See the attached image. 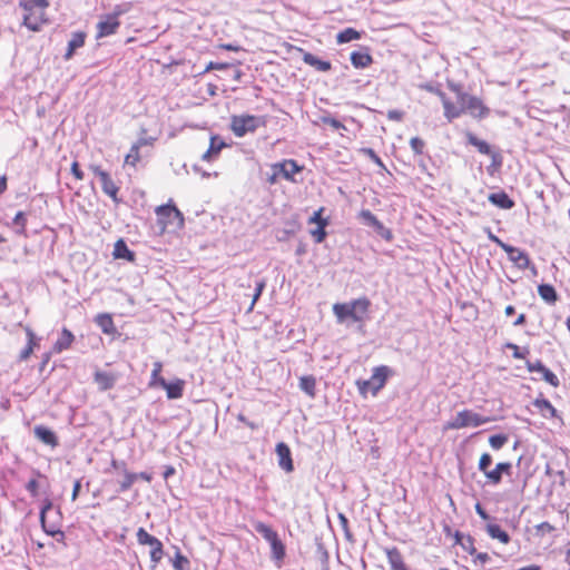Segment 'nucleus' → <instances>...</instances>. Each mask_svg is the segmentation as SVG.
Masks as SVG:
<instances>
[{"instance_id": "09e8293b", "label": "nucleus", "mask_w": 570, "mask_h": 570, "mask_svg": "<svg viewBox=\"0 0 570 570\" xmlns=\"http://www.w3.org/2000/svg\"><path fill=\"white\" fill-rule=\"evenodd\" d=\"M375 233L383 238L386 242H391L393 239V233L390 228L385 227L380 220L379 223L373 227Z\"/></svg>"}, {"instance_id": "0e129e2a", "label": "nucleus", "mask_w": 570, "mask_h": 570, "mask_svg": "<svg viewBox=\"0 0 570 570\" xmlns=\"http://www.w3.org/2000/svg\"><path fill=\"white\" fill-rule=\"evenodd\" d=\"M38 489H39V483H38V481L36 479L29 480L28 483L26 484V490L33 498L38 497Z\"/></svg>"}, {"instance_id": "4be33fe9", "label": "nucleus", "mask_w": 570, "mask_h": 570, "mask_svg": "<svg viewBox=\"0 0 570 570\" xmlns=\"http://www.w3.org/2000/svg\"><path fill=\"white\" fill-rule=\"evenodd\" d=\"M386 557L391 570H407L400 550L395 547L386 549Z\"/></svg>"}, {"instance_id": "7c9ffc66", "label": "nucleus", "mask_w": 570, "mask_h": 570, "mask_svg": "<svg viewBox=\"0 0 570 570\" xmlns=\"http://www.w3.org/2000/svg\"><path fill=\"white\" fill-rule=\"evenodd\" d=\"M538 293L540 297L550 305H553L558 301L557 291L550 284H540L538 286Z\"/></svg>"}, {"instance_id": "ddd939ff", "label": "nucleus", "mask_w": 570, "mask_h": 570, "mask_svg": "<svg viewBox=\"0 0 570 570\" xmlns=\"http://www.w3.org/2000/svg\"><path fill=\"white\" fill-rule=\"evenodd\" d=\"M156 215L158 217L159 223L161 224H166L167 222L175 218L178 220L179 226L184 225V216L174 205L167 204L157 207Z\"/></svg>"}, {"instance_id": "79ce46f5", "label": "nucleus", "mask_w": 570, "mask_h": 570, "mask_svg": "<svg viewBox=\"0 0 570 570\" xmlns=\"http://www.w3.org/2000/svg\"><path fill=\"white\" fill-rule=\"evenodd\" d=\"M321 121L324 125L331 126L335 130H346V126L338 119L332 117L330 114L323 115Z\"/></svg>"}, {"instance_id": "49530a36", "label": "nucleus", "mask_w": 570, "mask_h": 570, "mask_svg": "<svg viewBox=\"0 0 570 570\" xmlns=\"http://www.w3.org/2000/svg\"><path fill=\"white\" fill-rule=\"evenodd\" d=\"M508 442V435L505 434H494L489 438L490 446L493 450H500Z\"/></svg>"}, {"instance_id": "9d476101", "label": "nucleus", "mask_w": 570, "mask_h": 570, "mask_svg": "<svg viewBox=\"0 0 570 570\" xmlns=\"http://www.w3.org/2000/svg\"><path fill=\"white\" fill-rule=\"evenodd\" d=\"M120 27L119 19H116V16L105 14L101 17L99 22L97 23V39L109 37L115 35Z\"/></svg>"}, {"instance_id": "6e6552de", "label": "nucleus", "mask_w": 570, "mask_h": 570, "mask_svg": "<svg viewBox=\"0 0 570 570\" xmlns=\"http://www.w3.org/2000/svg\"><path fill=\"white\" fill-rule=\"evenodd\" d=\"M53 503L50 499H45L40 509V523L43 529V531L55 537L56 534H60L63 537V532L61 531L60 527L56 522L48 521V513L52 511Z\"/></svg>"}, {"instance_id": "a878e982", "label": "nucleus", "mask_w": 570, "mask_h": 570, "mask_svg": "<svg viewBox=\"0 0 570 570\" xmlns=\"http://www.w3.org/2000/svg\"><path fill=\"white\" fill-rule=\"evenodd\" d=\"M350 59L353 67L357 69L366 68L373 62V58L367 51H353Z\"/></svg>"}, {"instance_id": "4d7b16f0", "label": "nucleus", "mask_w": 570, "mask_h": 570, "mask_svg": "<svg viewBox=\"0 0 570 570\" xmlns=\"http://www.w3.org/2000/svg\"><path fill=\"white\" fill-rule=\"evenodd\" d=\"M542 374V379L548 382L550 385L557 387L559 386L560 382H559V379L557 377V375L550 371L547 366L544 367V370H542L541 372Z\"/></svg>"}, {"instance_id": "dca6fc26", "label": "nucleus", "mask_w": 570, "mask_h": 570, "mask_svg": "<svg viewBox=\"0 0 570 570\" xmlns=\"http://www.w3.org/2000/svg\"><path fill=\"white\" fill-rule=\"evenodd\" d=\"M512 464L510 462H500L493 470L487 472L489 483L497 485L502 481L503 474H511Z\"/></svg>"}, {"instance_id": "412c9836", "label": "nucleus", "mask_w": 570, "mask_h": 570, "mask_svg": "<svg viewBox=\"0 0 570 570\" xmlns=\"http://www.w3.org/2000/svg\"><path fill=\"white\" fill-rule=\"evenodd\" d=\"M303 61L306 65L315 68L317 71L326 72L332 69V63L330 61L322 60L311 52L303 53Z\"/></svg>"}, {"instance_id": "c85d7f7f", "label": "nucleus", "mask_w": 570, "mask_h": 570, "mask_svg": "<svg viewBox=\"0 0 570 570\" xmlns=\"http://www.w3.org/2000/svg\"><path fill=\"white\" fill-rule=\"evenodd\" d=\"M485 530L490 538L497 539L501 543L507 544L511 540L509 533L497 523H488Z\"/></svg>"}, {"instance_id": "393cba45", "label": "nucleus", "mask_w": 570, "mask_h": 570, "mask_svg": "<svg viewBox=\"0 0 570 570\" xmlns=\"http://www.w3.org/2000/svg\"><path fill=\"white\" fill-rule=\"evenodd\" d=\"M466 142L478 149V151L482 155L492 154V147L485 141L476 137L473 132L466 131L465 134Z\"/></svg>"}, {"instance_id": "a19ab883", "label": "nucleus", "mask_w": 570, "mask_h": 570, "mask_svg": "<svg viewBox=\"0 0 570 570\" xmlns=\"http://www.w3.org/2000/svg\"><path fill=\"white\" fill-rule=\"evenodd\" d=\"M419 88L422 90H425L428 92L434 94L440 97V99H443L446 95L442 91L441 85L438 82H424L420 83Z\"/></svg>"}, {"instance_id": "f257e3e1", "label": "nucleus", "mask_w": 570, "mask_h": 570, "mask_svg": "<svg viewBox=\"0 0 570 570\" xmlns=\"http://www.w3.org/2000/svg\"><path fill=\"white\" fill-rule=\"evenodd\" d=\"M19 7L24 11L22 24L31 31H40L42 24L48 23L46 10L48 0H19Z\"/></svg>"}, {"instance_id": "bf43d9fd", "label": "nucleus", "mask_w": 570, "mask_h": 570, "mask_svg": "<svg viewBox=\"0 0 570 570\" xmlns=\"http://www.w3.org/2000/svg\"><path fill=\"white\" fill-rule=\"evenodd\" d=\"M492 159L491 165L488 167V171L492 173V168L497 169L502 166V157L499 153L493 151L489 155Z\"/></svg>"}, {"instance_id": "2eb2a0df", "label": "nucleus", "mask_w": 570, "mask_h": 570, "mask_svg": "<svg viewBox=\"0 0 570 570\" xmlns=\"http://www.w3.org/2000/svg\"><path fill=\"white\" fill-rule=\"evenodd\" d=\"M160 387L166 391L167 397L169 400H177L180 399L184 394L185 381L181 379H175L171 382L161 380Z\"/></svg>"}, {"instance_id": "c756f323", "label": "nucleus", "mask_w": 570, "mask_h": 570, "mask_svg": "<svg viewBox=\"0 0 570 570\" xmlns=\"http://www.w3.org/2000/svg\"><path fill=\"white\" fill-rule=\"evenodd\" d=\"M441 101L444 108V117L449 121L459 118L463 114L462 106L456 107L446 96Z\"/></svg>"}, {"instance_id": "13d9d810", "label": "nucleus", "mask_w": 570, "mask_h": 570, "mask_svg": "<svg viewBox=\"0 0 570 570\" xmlns=\"http://www.w3.org/2000/svg\"><path fill=\"white\" fill-rule=\"evenodd\" d=\"M460 546L464 551H466L471 556L476 553V549L474 547V539L470 534L465 537V539L462 541Z\"/></svg>"}, {"instance_id": "0eeeda50", "label": "nucleus", "mask_w": 570, "mask_h": 570, "mask_svg": "<svg viewBox=\"0 0 570 570\" xmlns=\"http://www.w3.org/2000/svg\"><path fill=\"white\" fill-rule=\"evenodd\" d=\"M90 169L94 171V174L99 178L101 183L102 191L111 197V199L115 203H119L120 199L117 197L119 187L115 184V181L111 179L110 175L101 169L99 166H90Z\"/></svg>"}, {"instance_id": "680f3d73", "label": "nucleus", "mask_w": 570, "mask_h": 570, "mask_svg": "<svg viewBox=\"0 0 570 570\" xmlns=\"http://www.w3.org/2000/svg\"><path fill=\"white\" fill-rule=\"evenodd\" d=\"M544 367H546V365L539 360H537L535 362L527 361V368L531 373H533V372L541 373L542 370H544Z\"/></svg>"}, {"instance_id": "052dcab7", "label": "nucleus", "mask_w": 570, "mask_h": 570, "mask_svg": "<svg viewBox=\"0 0 570 570\" xmlns=\"http://www.w3.org/2000/svg\"><path fill=\"white\" fill-rule=\"evenodd\" d=\"M556 528L549 522L544 521L535 525L537 534H544L554 531Z\"/></svg>"}, {"instance_id": "3c124183", "label": "nucleus", "mask_w": 570, "mask_h": 570, "mask_svg": "<svg viewBox=\"0 0 570 570\" xmlns=\"http://www.w3.org/2000/svg\"><path fill=\"white\" fill-rule=\"evenodd\" d=\"M139 149L140 148H138V146H136L135 144L131 146L129 153L127 154V156L125 158V163L127 165L135 166L139 161V159H140Z\"/></svg>"}, {"instance_id": "aec40b11", "label": "nucleus", "mask_w": 570, "mask_h": 570, "mask_svg": "<svg viewBox=\"0 0 570 570\" xmlns=\"http://www.w3.org/2000/svg\"><path fill=\"white\" fill-rule=\"evenodd\" d=\"M488 200L501 209H511L514 206L512 198L503 190L491 193Z\"/></svg>"}, {"instance_id": "4468645a", "label": "nucleus", "mask_w": 570, "mask_h": 570, "mask_svg": "<svg viewBox=\"0 0 570 570\" xmlns=\"http://www.w3.org/2000/svg\"><path fill=\"white\" fill-rule=\"evenodd\" d=\"M35 436L46 445L51 448H57L59 445V440L56 433L48 426L45 425H36L33 429Z\"/></svg>"}, {"instance_id": "7ed1b4c3", "label": "nucleus", "mask_w": 570, "mask_h": 570, "mask_svg": "<svg viewBox=\"0 0 570 570\" xmlns=\"http://www.w3.org/2000/svg\"><path fill=\"white\" fill-rule=\"evenodd\" d=\"M449 88L456 94L458 104L462 106L463 112H468L476 119H484L489 116L490 109L479 97L463 91L461 86L454 82H450Z\"/></svg>"}, {"instance_id": "a211bd4d", "label": "nucleus", "mask_w": 570, "mask_h": 570, "mask_svg": "<svg viewBox=\"0 0 570 570\" xmlns=\"http://www.w3.org/2000/svg\"><path fill=\"white\" fill-rule=\"evenodd\" d=\"M224 147H226V144L219 136H212L209 147L203 154L202 159L205 161H210L217 158Z\"/></svg>"}, {"instance_id": "8fccbe9b", "label": "nucleus", "mask_w": 570, "mask_h": 570, "mask_svg": "<svg viewBox=\"0 0 570 570\" xmlns=\"http://www.w3.org/2000/svg\"><path fill=\"white\" fill-rule=\"evenodd\" d=\"M265 287H266V281L265 279L256 281V283H255V292H254L253 299H252V303H250V306H249L248 311H253L255 303L261 297V295H262L263 291L265 289Z\"/></svg>"}, {"instance_id": "473e14b6", "label": "nucleus", "mask_w": 570, "mask_h": 570, "mask_svg": "<svg viewBox=\"0 0 570 570\" xmlns=\"http://www.w3.org/2000/svg\"><path fill=\"white\" fill-rule=\"evenodd\" d=\"M150 560L153 562V569L156 568L157 563L163 559L164 557V547L161 541L156 538L154 542L150 544Z\"/></svg>"}, {"instance_id": "72a5a7b5", "label": "nucleus", "mask_w": 570, "mask_h": 570, "mask_svg": "<svg viewBox=\"0 0 570 570\" xmlns=\"http://www.w3.org/2000/svg\"><path fill=\"white\" fill-rule=\"evenodd\" d=\"M316 380L312 375L302 376L299 379V389L305 392L308 396H315Z\"/></svg>"}, {"instance_id": "e2e57ef3", "label": "nucleus", "mask_w": 570, "mask_h": 570, "mask_svg": "<svg viewBox=\"0 0 570 570\" xmlns=\"http://www.w3.org/2000/svg\"><path fill=\"white\" fill-rule=\"evenodd\" d=\"M362 151L364 155L368 156L370 159H372L377 166L384 168L382 159L376 155V153L372 148H364Z\"/></svg>"}, {"instance_id": "4c0bfd02", "label": "nucleus", "mask_w": 570, "mask_h": 570, "mask_svg": "<svg viewBox=\"0 0 570 570\" xmlns=\"http://www.w3.org/2000/svg\"><path fill=\"white\" fill-rule=\"evenodd\" d=\"M137 480V475L134 472H129L127 469L124 471V480L119 482V492L128 491L135 481Z\"/></svg>"}, {"instance_id": "69168bd1", "label": "nucleus", "mask_w": 570, "mask_h": 570, "mask_svg": "<svg viewBox=\"0 0 570 570\" xmlns=\"http://www.w3.org/2000/svg\"><path fill=\"white\" fill-rule=\"evenodd\" d=\"M323 210H324V208L321 207L320 209L314 212V214L308 218V224H316L318 226L320 222L328 220L327 218H324L322 216Z\"/></svg>"}, {"instance_id": "20e7f679", "label": "nucleus", "mask_w": 570, "mask_h": 570, "mask_svg": "<svg viewBox=\"0 0 570 570\" xmlns=\"http://www.w3.org/2000/svg\"><path fill=\"white\" fill-rule=\"evenodd\" d=\"M264 125L265 120L262 116L243 114L230 117L229 128L236 137L242 138L247 134H254Z\"/></svg>"}, {"instance_id": "5701e85b", "label": "nucleus", "mask_w": 570, "mask_h": 570, "mask_svg": "<svg viewBox=\"0 0 570 570\" xmlns=\"http://www.w3.org/2000/svg\"><path fill=\"white\" fill-rule=\"evenodd\" d=\"M73 341H75L73 334L68 328L63 327L60 336L53 344L52 350L55 353H61V352L68 350L71 346Z\"/></svg>"}, {"instance_id": "cd10ccee", "label": "nucleus", "mask_w": 570, "mask_h": 570, "mask_svg": "<svg viewBox=\"0 0 570 570\" xmlns=\"http://www.w3.org/2000/svg\"><path fill=\"white\" fill-rule=\"evenodd\" d=\"M95 322L105 334L112 335L117 332L112 317L109 314H98Z\"/></svg>"}, {"instance_id": "423d86ee", "label": "nucleus", "mask_w": 570, "mask_h": 570, "mask_svg": "<svg viewBox=\"0 0 570 570\" xmlns=\"http://www.w3.org/2000/svg\"><path fill=\"white\" fill-rule=\"evenodd\" d=\"M490 421L489 417L474 413L471 410H462L448 423V429L460 430L468 426H480Z\"/></svg>"}, {"instance_id": "b1692460", "label": "nucleus", "mask_w": 570, "mask_h": 570, "mask_svg": "<svg viewBox=\"0 0 570 570\" xmlns=\"http://www.w3.org/2000/svg\"><path fill=\"white\" fill-rule=\"evenodd\" d=\"M533 406L541 413L546 419L557 416V410L551 402L544 397H537L533 401Z\"/></svg>"}, {"instance_id": "f3484780", "label": "nucleus", "mask_w": 570, "mask_h": 570, "mask_svg": "<svg viewBox=\"0 0 570 570\" xmlns=\"http://www.w3.org/2000/svg\"><path fill=\"white\" fill-rule=\"evenodd\" d=\"M86 41V33L83 31H76L72 32L71 39L68 42L67 51L63 55V59L66 61L70 60L76 50L83 47Z\"/></svg>"}, {"instance_id": "6e6d98bb", "label": "nucleus", "mask_w": 570, "mask_h": 570, "mask_svg": "<svg viewBox=\"0 0 570 570\" xmlns=\"http://www.w3.org/2000/svg\"><path fill=\"white\" fill-rule=\"evenodd\" d=\"M410 146L415 155H422L424 151L425 142L420 137H413L410 140Z\"/></svg>"}, {"instance_id": "9b49d317", "label": "nucleus", "mask_w": 570, "mask_h": 570, "mask_svg": "<svg viewBox=\"0 0 570 570\" xmlns=\"http://www.w3.org/2000/svg\"><path fill=\"white\" fill-rule=\"evenodd\" d=\"M505 253L508 254L509 259L519 268L527 269L531 267V261L528 253L523 249L509 245L505 248ZM532 269L535 271V267L532 265Z\"/></svg>"}, {"instance_id": "774afa93", "label": "nucleus", "mask_w": 570, "mask_h": 570, "mask_svg": "<svg viewBox=\"0 0 570 570\" xmlns=\"http://www.w3.org/2000/svg\"><path fill=\"white\" fill-rule=\"evenodd\" d=\"M404 117V112L399 109H391L387 111V118L393 121H401Z\"/></svg>"}, {"instance_id": "1a4fd4ad", "label": "nucleus", "mask_w": 570, "mask_h": 570, "mask_svg": "<svg viewBox=\"0 0 570 570\" xmlns=\"http://www.w3.org/2000/svg\"><path fill=\"white\" fill-rule=\"evenodd\" d=\"M271 168L277 169V174L281 175L282 178L296 183L295 174L301 173L304 167L298 165L295 159H284L282 161L275 163L271 165Z\"/></svg>"}, {"instance_id": "ea45409f", "label": "nucleus", "mask_w": 570, "mask_h": 570, "mask_svg": "<svg viewBox=\"0 0 570 570\" xmlns=\"http://www.w3.org/2000/svg\"><path fill=\"white\" fill-rule=\"evenodd\" d=\"M27 335H28V344H27V346L21 350V352L19 354V360L20 361H26L27 358H29L30 354L33 351L35 334L30 330H28L27 331Z\"/></svg>"}, {"instance_id": "58836bf2", "label": "nucleus", "mask_w": 570, "mask_h": 570, "mask_svg": "<svg viewBox=\"0 0 570 570\" xmlns=\"http://www.w3.org/2000/svg\"><path fill=\"white\" fill-rule=\"evenodd\" d=\"M161 370H163V363L157 361L154 363V368L151 371V375H150V382H149V386L154 387V386H160V382L161 380H165L160 373H161Z\"/></svg>"}, {"instance_id": "c9c22d12", "label": "nucleus", "mask_w": 570, "mask_h": 570, "mask_svg": "<svg viewBox=\"0 0 570 570\" xmlns=\"http://www.w3.org/2000/svg\"><path fill=\"white\" fill-rule=\"evenodd\" d=\"M328 225V220L320 222L318 226L315 229H311L309 234L314 238V242L321 244L327 236L326 226Z\"/></svg>"}, {"instance_id": "c03bdc74", "label": "nucleus", "mask_w": 570, "mask_h": 570, "mask_svg": "<svg viewBox=\"0 0 570 570\" xmlns=\"http://www.w3.org/2000/svg\"><path fill=\"white\" fill-rule=\"evenodd\" d=\"M13 225L18 227L17 233L20 235L26 234L27 216L24 212H18L13 217Z\"/></svg>"}, {"instance_id": "de8ad7c7", "label": "nucleus", "mask_w": 570, "mask_h": 570, "mask_svg": "<svg viewBox=\"0 0 570 570\" xmlns=\"http://www.w3.org/2000/svg\"><path fill=\"white\" fill-rule=\"evenodd\" d=\"M137 541L141 546H150L156 537L149 534L144 528H139L136 533Z\"/></svg>"}, {"instance_id": "5fc2aeb1", "label": "nucleus", "mask_w": 570, "mask_h": 570, "mask_svg": "<svg viewBox=\"0 0 570 570\" xmlns=\"http://www.w3.org/2000/svg\"><path fill=\"white\" fill-rule=\"evenodd\" d=\"M337 518H338L340 525H341L342 530L344 531V535H345L346 540L353 541V534L348 528V519L346 518V515L344 513H341V512L338 513Z\"/></svg>"}, {"instance_id": "2f4dec72", "label": "nucleus", "mask_w": 570, "mask_h": 570, "mask_svg": "<svg viewBox=\"0 0 570 570\" xmlns=\"http://www.w3.org/2000/svg\"><path fill=\"white\" fill-rule=\"evenodd\" d=\"M253 528L255 532L262 535V538L265 539L267 542H271L278 535L277 532L271 525L261 521L254 522Z\"/></svg>"}, {"instance_id": "37998d69", "label": "nucleus", "mask_w": 570, "mask_h": 570, "mask_svg": "<svg viewBox=\"0 0 570 570\" xmlns=\"http://www.w3.org/2000/svg\"><path fill=\"white\" fill-rule=\"evenodd\" d=\"M358 216L364 225L372 228L379 223L377 217L370 209H362Z\"/></svg>"}, {"instance_id": "bb28decb", "label": "nucleus", "mask_w": 570, "mask_h": 570, "mask_svg": "<svg viewBox=\"0 0 570 570\" xmlns=\"http://www.w3.org/2000/svg\"><path fill=\"white\" fill-rule=\"evenodd\" d=\"M115 258L126 259L127 262L135 261V253L129 249L124 239H118L114 246Z\"/></svg>"}, {"instance_id": "f704fd0d", "label": "nucleus", "mask_w": 570, "mask_h": 570, "mask_svg": "<svg viewBox=\"0 0 570 570\" xmlns=\"http://www.w3.org/2000/svg\"><path fill=\"white\" fill-rule=\"evenodd\" d=\"M360 38L361 33L357 30L353 28H346L337 33L336 41L338 43H347Z\"/></svg>"}, {"instance_id": "a18cd8bd", "label": "nucleus", "mask_w": 570, "mask_h": 570, "mask_svg": "<svg viewBox=\"0 0 570 570\" xmlns=\"http://www.w3.org/2000/svg\"><path fill=\"white\" fill-rule=\"evenodd\" d=\"M173 567L176 570H188L189 569V560L181 554L179 550H177L175 558L173 560Z\"/></svg>"}, {"instance_id": "603ef678", "label": "nucleus", "mask_w": 570, "mask_h": 570, "mask_svg": "<svg viewBox=\"0 0 570 570\" xmlns=\"http://www.w3.org/2000/svg\"><path fill=\"white\" fill-rule=\"evenodd\" d=\"M505 348L512 351V356L517 360L525 358V355L529 354V350L524 348L523 351L514 343H507Z\"/></svg>"}, {"instance_id": "f8f14e48", "label": "nucleus", "mask_w": 570, "mask_h": 570, "mask_svg": "<svg viewBox=\"0 0 570 570\" xmlns=\"http://www.w3.org/2000/svg\"><path fill=\"white\" fill-rule=\"evenodd\" d=\"M275 452L277 455V461H278L279 468L283 469L287 473L293 472L294 463H293L292 452H291L289 446L284 442H279L276 444Z\"/></svg>"}, {"instance_id": "39448f33", "label": "nucleus", "mask_w": 570, "mask_h": 570, "mask_svg": "<svg viewBox=\"0 0 570 570\" xmlns=\"http://www.w3.org/2000/svg\"><path fill=\"white\" fill-rule=\"evenodd\" d=\"M393 371L386 365H380L373 368L372 376L368 380L357 381L358 392L366 395L371 392L376 395L386 384V381Z\"/></svg>"}, {"instance_id": "338daca9", "label": "nucleus", "mask_w": 570, "mask_h": 570, "mask_svg": "<svg viewBox=\"0 0 570 570\" xmlns=\"http://www.w3.org/2000/svg\"><path fill=\"white\" fill-rule=\"evenodd\" d=\"M473 556H474V560H473V562H474L475 564H478V563H479V564H481V566H484V564H485L487 562H489V561H490V559H491V558H490V556H489L488 553H485V552H478V551H476V553H474Z\"/></svg>"}, {"instance_id": "6ab92c4d", "label": "nucleus", "mask_w": 570, "mask_h": 570, "mask_svg": "<svg viewBox=\"0 0 570 570\" xmlns=\"http://www.w3.org/2000/svg\"><path fill=\"white\" fill-rule=\"evenodd\" d=\"M94 380L98 384L100 391H108L115 386L117 376L109 372L97 371L94 375Z\"/></svg>"}, {"instance_id": "864d4df0", "label": "nucleus", "mask_w": 570, "mask_h": 570, "mask_svg": "<svg viewBox=\"0 0 570 570\" xmlns=\"http://www.w3.org/2000/svg\"><path fill=\"white\" fill-rule=\"evenodd\" d=\"M492 464V456L489 453H483L479 460L478 469L484 473L487 476V472H490L489 468Z\"/></svg>"}, {"instance_id": "e433bc0d", "label": "nucleus", "mask_w": 570, "mask_h": 570, "mask_svg": "<svg viewBox=\"0 0 570 570\" xmlns=\"http://www.w3.org/2000/svg\"><path fill=\"white\" fill-rule=\"evenodd\" d=\"M268 543L271 546L273 558L276 559V560L284 559V557H285V546L283 544V542L281 541L278 535L274 540L268 542Z\"/></svg>"}, {"instance_id": "f03ea898", "label": "nucleus", "mask_w": 570, "mask_h": 570, "mask_svg": "<svg viewBox=\"0 0 570 570\" xmlns=\"http://www.w3.org/2000/svg\"><path fill=\"white\" fill-rule=\"evenodd\" d=\"M371 306L367 297H360L347 303H336L333 305V313L338 323L343 324L347 320L356 323H363Z\"/></svg>"}]
</instances>
